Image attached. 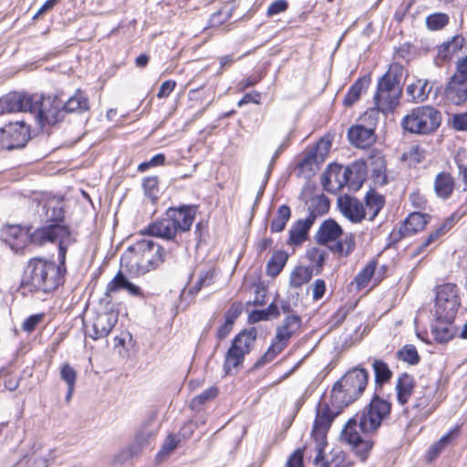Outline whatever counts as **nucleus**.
Masks as SVG:
<instances>
[{
  "mask_svg": "<svg viewBox=\"0 0 467 467\" xmlns=\"http://www.w3.org/2000/svg\"><path fill=\"white\" fill-rule=\"evenodd\" d=\"M279 306L285 314H290L292 311L289 302L281 301L278 305L277 301H275L265 309L253 310L248 316V321H265L270 318H277L279 317Z\"/></svg>",
  "mask_w": 467,
  "mask_h": 467,
  "instance_id": "nucleus-25",
  "label": "nucleus"
},
{
  "mask_svg": "<svg viewBox=\"0 0 467 467\" xmlns=\"http://www.w3.org/2000/svg\"><path fill=\"white\" fill-rule=\"evenodd\" d=\"M34 95H26L22 93H9L0 99V112L11 113L20 111H29L35 105Z\"/></svg>",
  "mask_w": 467,
  "mask_h": 467,
  "instance_id": "nucleus-16",
  "label": "nucleus"
},
{
  "mask_svg": "<svg viewBox=\"0 0 467 467\" xmlns=\"http://www.w3.org/2000/svg\"><path fill=\"white\" fill-rule=\"evenodd\" d=\"M291 216V210L288 205H281L276 213L275 217L272 220L270 224V230L272 233H280L282 232L288 220Z\"/></svg>",
  "mask_w": 467,
  "mask_h": 467,
  "instance_id": "nucleus-47",
  "label": "nucleus"
},
{
  "mask_svg": "<svg viewBox=\"0 0 467 467\" xmlns=\"http://www.w3.org/2000/svg\"><path fill=\"white\" fill-rule=\"evenodd\" d=\"M337 328L342 331L341 342L348 346L361 340L364 335L370 330V326L368 323H338Z\"/></svg>",
  "mask_w": 467,
  "mask_h": 467,
  "instance_id": "nucleus-22",
  "label": "nucleus"
},
{
  "mask_svg": "<svg viewBox=\"0 0 467 467\" xmlns=\"http://www.w3.org/2000/svg\"><path fill=\"white\" fill-rule=\"evenodd\" d=\"M313 223L311 219H299L297 220L289 230L288 244L300 245L308 237V231L310 230Z\"/></svg>",
  "mask_w": 467,
  "mask_h": 467,
  "instance_id": "nucleus-29",
  "label": "nucleus"
},
{
  "mask_svg": "<svg viewBox=\"0 0 467 467\" xmlns=\"http://www.w3.org/2000/svg\"><path fill=\"white\" fill-rule=\"evenodd\" d=\"M459 432V427L452 428L450 431L444 434L438 441L433 443L427 452V459L429 462H432L436 459L446 446L457 436Z\"/></svg>",
  "mask_w": 467,
  "mask_h": 467,
  "instance_id": "nucleus-43",
  "label": "nucleus"
},
{
  "mask_svg": "<svg viewBox=\"0 0 467 467\" xmlns=\"http://www.w3.org/2000/svg\"><path fill=\"white\" fill-rule=\"evenodd\" d=\"M453 223V217H448L445 219V221L439 227H437L429 234V236L423 242V245H430L437 241L441 235L445 234L450 229H451Z\"/></svg>",
  "mask_w": 467,
  "mask_h": 467,
  "instance_id": "nucleus-54",
  "label": "nucleus"
},
{
  "mask_svg": "<svg viewBox=\"0 0 467 467\" xmlns=\"http://www.w3.org/2000/svg\"><path fill=\"white\" fill-rule=\"evenodd\" d=\"M372 368L375 373V380L378 384L386 383L391 379L392 372L384 361L374 360Z\"/></svg>",
  "mask_w": 467,
  "mask_h": 467,
  "instance_id": "nucleus-51",
  "label": "nucleus"
},
{
  "mask_svg": "<svg viewBox=\"0 0 467 467\" xmlns=\"http://www.w3.org/2000/svg\"><path fill=\"white\" fill-rule=\"evenodd\" d=\"M384 203L385 200L382 195L374 190H369L365 196L364 211L366 218L369 221L374 220L383 208Z\"/></svg>",
  "mask_w": 467,
  "mask_h": 467,
  "instance_id": "nucleus-33",
  "label": "nucleus"
},
{
  "mask_svg": "<svg viewBox=\"0 0 467 467\" xmlns=\"http://www.w3.org/2000/svg\"><path fill=\"white\" fill-rule=\"evenodd\" d=\"M342 439L351 445L355 453L361 461L368 459L373 447L371 440H365L357 431V420H349L342 431Z\"/></svg>",
  "mask_w": 467,
  "mask_h": 467,
  "instance_id": "nucleus-15",
  "label": "nucleus"
},
{
  "mask_svg": "<svg viewBox=\"0 0 467 467\" xmlns=\"http://www.w3.org/2000/svg\"><path fill=\"white\" fill-rule=\"evenodd\" d=\"M159 180L157 177H147L143 180L142 187L145 194L154 198L158 192Z\"/></svg>",
  "mask_w": 467,
  "mask_h": 467,
  "instance_id": "nucleus-60",
  "label": "nucleus"
},
{
  "mask_svg": "<svg viewBox=\"0 0 467 467\" xmlns=\"http://www.w3.org/2000/svg\"><path fill=\"white\" fill-rule=\"evenodd\" d=\"M180 442V439L175 435L170 434L164 441L161 451L158 453V457L162 458L170 455Z\"/></svg>",
  "mask_w": 467,
  "mask_h": 467,
  "instance_id": "nucleus-58",
  "label": "nucleus"
},
{
  "mask_svg": "<svg viewBox=\"0 0 467 467\" xmlns=\"http://www.w3.org/2000/svg\"><path fill=\"white\" fill-rule=\"evenodd\" d=\"M243 312V306L241 303L234 302L231 305L229 309L225 313L224 321H234L240 317Z\"/></svg>",
  "mask_w": 467,
  "mask_h": 467,
  "instance_id": "nucleus-63",
  "label": "nucleus"
},
{
  "mask_svg": "<svg viewBox=\"0 0 467 467\" xmlns=\"http://www.w3.org/2000/svg\"><path fill=\"white\" fill-rule=\"evenodd\" d=\"M338 207L341 213L352 223H358L366 218L364 205L355 197L346 195L339 198Z\"/></svg>",
  "mask_w": 467,
  "mask_h": 467,
  "instance_id": "nucleus-21",
  "label": "nucleus"
},
{
  "mask_svg": "<svg viewBox=\"0 0 467 467\" xmlns=\"http://www.w3.org/2000/svg\"><path fill=\"white\" fill-rule=\"evenodd\" d=\"M245 356L244 350H239L236 346L231 344L224 358L223 369L225 373L230 374L233 369L240 368Z\"/></svg>",
  "mask_w": 467,
  "mask_h": 467,
  "instance_id": "nucleus-41",
  "label": "nucleus"
},
{
  "mask_svg": "<svg viewBox=\"0 0 467 467\" xmlns=\"http://www.w3.org/2000/svg\"><path fill=\"white\" fill-rule=\"evenodd\" d=\"M1 239L6 243L12 250L19 252L22 250L28 240L30 234L26 228L21 225H7L1 232Z\"/></svg>",
  "mask_w": 467,
  "mask_h": 467,
  "instance_id": "nucleus-18",
  "label": "nucleus"
},
{
  "mask_svg": "<svg viewBox=\"0 0 467 467\" xmlns=\"http://www.w3.org/2000/svg\"><path fill=\"white\" fill-rule=\"evenodd\" d=\"M62 108L64 113L82 112L88 109V99L83 92L78 90L67 101H63Z\"/></svg>",
  "mask_w": 467,
  "mask_h": 467,
  "instance_id": "nucleus-42",
  "label": "nucleus"
},
{
  "mask_svg": "<svg viewBox=\"0 0 467 467\" xmlns=\"http://www.w3.org/2000/svg\"><path fill=\"white\" fill-rule=\"evenodd\" d=\"M431 90L432 85L427 79H417L407 87V94L415 103L425 101Z\"/></svg>",
  "mask_w": 467,
  "mask_h": 467,
  "instance_id": "nucleus-35",
  "label": "nucleus"
},
{
  "mask_svg": "<svg viewBox=\"0 0 467 467\" xmlns=\"http://www.w3.org/2000/svg\"><path fill=\"white\" fill-rule=\"evenodd\" d=\"M257 337L255 327H250L238 333L232 341L233 346H236L239 350H244L248 355L253 349Z\"/></svg>",
  "mask_w": 467,
  "mask_h": 467,
  "instance_id": "nucleus-34",
  "label": "nucleus"
},
{
  "mask_svg": "<svg viewBox=\"0 0 467 467\" xmlns=\"http://www.w3.org/2000/svg\"><path fill=\"white\" fill-rule=\"evenodd\" d=\"M343 234L341 226L333 219L324 221L316 234V240L320 244L337 240Z\"/></svg>",
  "mask_w": 467,
  "mask_h": 467,
  "instance_id": "nucleus-27",
  "label": "nucleus"
},
{
  "mask_svg": "<svg viewBox=\"0 0 467 467\" xmlns=\"http://www.w3.org/2000/svg\"><path fill=\"white\" fill-rule=\"evenodd\" d=\"M29 140V129L24 121L10 122L0 130V147L14 150L25 147Z\"/></svg>",
  "mask_w": 467,
  "mask_h": 467,
  "instance_id": "nucleus-13",
  "label": "nucleus"
},
{
  "mask_svg": "<svg viewBox=\"0 0 467 467\" xmlns=\"http://www.w3.org/2000/svg\"><path fill=\"white\" fill-rule=\"evenodd\" d=\"M218 394V390L216 388H210L208 389H205L198 396L194 397L191 403L190 407L192 410H197L199 407L206 403L208 400H211L214 399Z\"/></svg>",
  "mask_w": 467,
  "mask_h": 467,
  "instance_id": "nucleus-57",
  "label": "nucleus"
},
{
  "mask_svg": "<svg viewBox=\"0 0 467 467\" xmlns=\"http://www.w3.org/2000/svg\"><path fill=\"white\" fill-rule=\"evenodd\" d=\"M368 381V372L364 368H355L334 383L330 393L347 408L362 396Z\"/></svg>",
  "mask_w": 467,
  "mask_h": 467,
  "instance_id": "nucleus-7",
  "label": "nucleus"
},
{
  "mask_svg": "<svg viewBox=\"0 0 467 467\" xmlns=\"http://www.w3.org/2000/svg\"><path fill=\"white\" fill-rule=\"evenodd\" d=\"M60 378L67 383V386L75 385L77 372L71 366L65 364L60 369Z\"/></svg>",
  "mask_w": 467,
  "mask_h": 467,
  "instance_id": "nucleus-61",
  "label": "nucleus"
},
{
  "mask_svg": "<svg viewBox=\"0 0 467 467\" xmlns=\"http://www.w3.org/2000/svg\"><path fill=\"white\" fill-rule=\"evenodd\" d=\"M391 404L375 395L370 402L351 420H357V428L359 427L363 433H374L389 417Z\"/></svg>",
  "mask_w": 467,
  "mask_h": 467,
  "instance_id": "nucleus-9",
  "label": "nucleus"
},
{
  "mask_svg": "<svg viewBox=\"0 0 467 467\" xmlns=\"http://www.w3.org/2000/svg\"><path fill=\"white\" fill-rule=\"evenodd\" d=\"M415 382L412 376L403 373L401 374L396 383L397 400L400 404L404 405L408 402L412 394Z\"/></svg>",
  "mask_w": 467,
  "mask_h": 467,
  "instance_id": "nucleus-36",
  "label": "nucleus"
},
{
  "mask_svg": "<svg viewBox=\"0 0 467 467\" xmlns=\"http://www.w3.org/2000/svg\"><path fill=\"white\" fill-rule=\"evenodd\" d=\"M288 7V4L285 0H276L273 2L267 8V16H273L285 12Z\"/></svg>",
  "mask_w": 467,
  "mask_h": 467,
  "instance_id": "nucleus-62",
  "label": "nucleus"
},
{
  "mask_svg": "<svg viewBox=\"0 0 467 467\" xmlns=\"http://www.w3.org/2000/svg\"><path fill=\"white\" fill-rule=\"evenodd\" d=\"M445 98L452 104L461 105L467 101V76L456 72L444 89Z\"/></svg>",
  "mask_w": 467,
  "mask_h": 467,
  "instance_id": "nucleus-17",
  "label": "nucleus"
},
{
  "mask_svg": "<svg viewBox=\"0 0 467 467\" xmlns=\"http://www.w3.org/2000/svg\"><path fill=\"white\" fill-rule=\"evenodd\" d=\"M58 248L59 265L44 257H35L28 261L23 283L30 290L49 294L64 283L67 246L60 244Z\"/></svg>",
  "mask_w": 467,
  "mask_h": 467,
  "instance_id": "nucleus-1",
  "label": "nucleus"
},
{
  "mask_svg": "<svg viewBox=\"0 0 467 467\" xmlns=\"http://www.w3.org/2000/svg\"><path fill=\"white\" fill-rule=\"evenodd\" d=\"M346 172L341 165H329L322 174L321 182L327 192L336 193L346 185Z\"/></svg>",
  "mask_w": 467,
  "mask_h": 467,
  "instance_id": "nucleus-20",
  "label": "nucleus"
},
{
  "mask_svg": "<svg viewBox=\"0 0 467 467\" xmlns=\"http://www.w3.org/2000/svg\"><path fill=\"white\" fill-rule=\"evenodd\" d=\"M430 216L420 213H411L406 218L404 224L400 229L403 236H410L424 229L429 223Z\"/></svg>",
  "mask_w": 467,
  "mask_h": 467,
  "instance_id": "nucleus-31",
  "label": "nucleus"
},
{
  "mask_svg": "<svg viewBox=\"0 0 467 467\" xmlns=\"http://www.w3.org/2000/svg\"><path fill=\"white\" fill-rule=\"evenodd\" d=\"M312 270L306 266L296 267L290 275V285L293 287H300L306 284L312 277Z\"/></svg>",
  "mask_w": 467,
  "mask_h": 467,
  "instance_id": "nucleus-48",
  "label": "nucleus"
},
{
  "mask_svg": "<svg viewBox=\"0 0 467 467\" xmlns=\"http://www.w3.org/2000/svg\"><path fill=\"white\" fill-rule=\"evenodd\" d=\"M354 248L355 241L351 235L346 236L344 240L337 241L330 247L332 252L337 253L340 256H348L353 252Z\"/></svg>",
  "mask_w": 467,
  "mask_h": 467,
  "instance_id": "nucleus-55",
  "label": "nucleus"
},
{
  "mask_svg": "<svg viewBox=\"0 0 467 467\" xmlns=\"http://www.w3.org/2000/svg\"><path fill=\"white\" fill-rule=\"evenodd\" d=\"M397 357L400 360L408 363L409 365H417L420 360V355L415 348L411 344L405 345L397 352Z\"/></svg>",
  "mask_w": 467,
  "mask_h": 467,
  "instance_id": "nucleus-50",
  "label": "nucleus"
},
{
  "mask_svg": "<svg viewBox=\"0 0 467 467\" xmlns=\"http://www.w3.org/2000/svg\"><path fill=\"white\" fill-rule=\"evenodd\" d=\"M303 456H304L303 450L297 449L289 457V459L286 462V467H304Z\"/></svg>",
  "mask_w": 467,
  "mask_h": 467,
  "instance_id": "nucleus-64",
  "label": "nucleus"
},
{
  "mask_svg": "<svg viewBox=\"0 0 467 467\" xmlns=\"http://www.w3.org/2000/svg\"><path fill=\"white\" fill-rule=\"evenodd\" d=\"M331 148V142L328 140L321 139L316 148L306 153L302 161L300 162V166L304 167L306 165L311 164L312 162H317L319 161H324L325 156L327 155Z\"/></svg>",
  "mask_w": 467,
  "mask_h": 467,
  "instance_id": "nucleus-39",
  "label": "nucleus"
},
{
  "mask_svg": "<svg viewBox=\"0 0 467 467\" xmlns=\"http://www.w3.org/2000/svg\"><path fill=\"white\" fill-rule=\"evenodd\" d=\"M376 269V262L371 261L358 272L355 277V282L358 289L364 288L368 285Z\"/></svg>",
  "mask_w": 467,
  "mask_h": 467,
  "instance_id": "nucleus-52",
  "label": "nucleus"
},
{
  "mask_svg": "<svg viewBox=\"0 0 467 467\" xmlns=\"http://www.w3.org/2000/svg\"><path fill=\"white\" fill-rule=\"evenodd\" d=\"M461 306L460 288L452 283L435 287L434 316L436 321H454Z\"/></svg>",
  "mask_w": 467,
  "mask_h": 467,
  "instance_id": "nucleus-10",
  "label": "nucleus"
},
{
  "mask_svg": "<svg viewBox=\"0 0 467 467\" xmlns=\"http://www.w3.org/2000/svg\"><path fill=\"white\" fill-rule=\"evenodd\" d=\"M454 186V179L449 172H439L434 179L433 189L435 194L441 199H449L453 192Z\"/></svg>",
  "mask_w": 467,
  "mask_h": 467,
  "instance_id": "nucleus-28",
  "label": "nucleus"
},
{
  "mask_svg": "<svg viewBox=\"0 0 467 467\" xmlns=\"http://www.w3.org/2000/svg\"><path fill=\"white\" fill-rule=\"evenodd\" d=\"M430 329L433 339L441 343L449 341L456 333L453 323H431Z\"/></svg>",
  "mask_w": 467,
  "mask_h": 467,
  "instance_id": "nucleus-40",
  "label": "nucleus"
},
{
  "mask_svg": "<svg viewBox=\"0 0 467 467\" xmlns=\"http://www.w3.org/2000/svg\"><path fill=\"white\" fill-rule=\"evenodd\" d=\"M195 218V209L192 206L169 208L165 217L148 225L142 234L173 240L180 233L188 232Z\"/></svg>",
  "mask_w": 467,
  "mask_h": 467,
  "instance_id": "nucleus-4",
  "label": "nucleus"
},
{
  "mask_svg": "<svg viewBox=\"0 0 467 467\" xmlns=\"http://www.w3.org/2000/svg\"><path fill=\"white\" fill-rule=\"evenodd\" d=\"M435 391L432 388H426L422 394L418 396L413 403L411 410L413 417L419 420H425L437 408L434 401Z\"/></svg>",
  "mask_w": 467,
  "mask_h": 467,
  "instance_id": "nucleus-19",
  "label": "nucleus"
},
{
  "mask_svg": "<svg viewBox=\"0 0 467 467\" xmlns=\"http://www.w3.org/2000/svg\"><path fill=\"white\" fill-rule=\"evenodd\" d=\"M367 169L371 172V177L376 185L383 186L387 184L386 161L383 155L379 152L369 155Z\"/></svg>",
  "mask_w": 467,
  "mask_h": 467,
  "instance_id": "nucleus-26",
  "label": "nucleus"
},
{
  "mask_svg": "<svg viewBox=\"0 0 467 467\" xmlns=\"http://www.w3.org/2000/svg\"><path fill=\"white\" fill-rule=\"evenodd\" d=\"M348 138L352 145L361 149L370 147L376 140L374 130L362 125L350 127L348 131Z\"/></svg>",
  "mask_w": 467,
  "mask_h": 467,
  "instance_id": "nucleus-24",
  "label": "nucleus"
},
{
  "mask_svg": "<svg viewBox=\"0 0 467 467\" xmlns=\"http://www.w3.org/2000/svg\"><path fill=\"white\" fill-rule=\"evenodd\" d=\"M308 215L306 219H311L314 223L318 216L324 215L329 210V200L324 194L315 195L306 202Z\"/></svg>",
  "mask_w": 467,
  "mask_h": 467,
  "instance_id": "nucleus-32",
  "label": "nucleus"
},
{
  "mask_svg": "<svg viewBox=\"0 0 467 467\" xmlns=\"http://www.w3.org/2000/svg\"><path fill=\"white\" fill-rule=\"evenodd\" d=\"M465 45V38L461 35H456L451 40L443 42L438 48V57L441 60L451 59L453 55L458 53Z\"/></svg>",
  "mask_w": 467,
  "mask_h": 467,
  "instance_id": "nucleus-37",
  "label": "nucleus"
},
{
  "mask_svg": "<svg viewBox=\"0 0 467 467\" xmlns=\"http://www.w3.org/2000/svg\"><path fill=\"white\" fill-rule=\"evenodd\" d=\"M369 82L370 79L367 77L360 78L355 81V83L349 88L348 93L345 96L343 101L344 105L350 107L355 102H357L359 99L362 92L368 88Z\"/></svg>",
  "mask_w": 467,
  "mask_h": 467,
  "instance_id": "nucleus-44",
  "label": "nucleus"
},
{
  "mask_svg": "<svg viewBox=\"0 0 467 467\" xmlns=\"http://www.w3.org/2000/svg\"><path fill=\"white\" fill-rule=\"evenodd\" d=\"M293 334L294 330L292 329L291 323H285L282 326H278L271 345L265 353L256 361L255 367H262L274 360V358L287 347Z\"/></svg>",
  "mask_w": 467,
  "mask_h": 467,
  "instance_id": "nucleus-14",
  "label": "nucleus"
},
{
  "mask_svg": "<svg viewBox=\"0 0 467 467\" xmlns=\"http://www.w3.org/2000/svg\"><path fill=\"white\" fill-rule=\"evenodd\" d=\"M323 452L324 450L322 451V453ZM317 465H320L321 467H349L351 462L347 460L344 451H335L332 452V458L329 461H324V455L322 454V458Z\"/></svg>",
  "mask_w": 467,
  "mask_h": 467,
  "instance_id": "nucleus-49",
  "label": "nucleus"
},
{
  "mask_svg": "<svg viewBox=\"0 0 467 467\" xmlns=\"http://www.w3.org/2000/svg\"><path fill=\"white\" fill-rule=\"evenodd\" d=\"M42 210L46 215V225L36 229L30 234V242L36 245L59 242V245H65V243L69 239L70 231L63 223L64 210L62 199L57 197L47 199Z\"/></svg>",
  "mask_w": 467,
  "mask_h": 467,
  "instance_id": "nucleus-3",
  "label": "nucleus"
},
{
  "mask_svg": "<svg viewBox=\"0 0 467 467\" xmlns=\"http://www.w3.org/2000/svg\"><path fill=\"white\" fill-rule=\"evenodd\" d=\"M129 280L119 271L107 285V294L125 289Z\"/></svg>",
  "mask_w": 467,
  "mask_h": 467,
  "instance_id": "nucleus-59",
  "label": "nucleus"
},
{
  "mask_svg": "<svg viewBox=\"0 0 467 467\" xmlns=\"http://www.w3.org/2000/svg\"><path fill=\"white\" fill-rule=\"evenodd\" d=\"M402 67L394 63L389 70L379 78L377 91L374 95V104L378 111L384 114L393 111L399 105L401 95L400 85Z\"/></svg>",
  "mask_w": 467,
  "mask_h": 467,
  "instance_id": "nucleus-6",
  "label": "nucleus"
},
{
  "mask_svg": "<svg viewBox=\"0 0 467 467\" xmlns=\"http://www.w3.org/2000/svg\"><path fill=\"white\" fill-rule=\"evenodd\" d=\"M165 259V251L150 239H142L130 246L122 254L121 267L135 275H144L159 267Z\"/></svg>",
  "mask_w": 467,
  "mask_h": 467,
  "instance_id": "nucleus-2",
  "label": "nucleus"
},
{
  "mask_svg": "<svg viewBox=\"0 0 467 467\" xmlns=\"http://www.w3.org/2000/svg\"><path fill=\"white\" fill-rule=\"evenodd\" d=\"M288 258L285 251H276L273 254L266 265V274L269 276H276L284 268Z\"/></svg>",
  "mask_w": 467,
  "mask_h": 467,
  "instance_id": "nucleus-46",
  "label": "nucleus"
},
{
  "mask_svg": "<svg viewBox=\"0 0 467 467\" xmlns=\"http://www.w3.org/2000/svg\"><path fill=\"white\" fill-rule=\"evenodd\" d=\"M156 437V431L149 424L141 426L135 433L132 441L127 448L122 449L114 456V462L123 463L138 456L142 451L150 447Z\"/></svg>",
  "mask_w": 467,
  "mask_h": 467,
  "instance_id": "nucleus-12",
  "label": "nucleus"
},
{
  "mask_svg": "<svg viewBox=\"0 0 467 467\" xmlns=\"http://www.w3.org/2000/svg\"><path fill=\"white\" fill-rule=\"evenodd\" d=\"M346 172V185L349 191L359 190L366 180L367 166L365 162L356 161L348 167H344Z\"/></svg>",
  "mask_w": 467,
  "mask_h": 467,
  "instance_id": "nucleus-23",
  "label": "nucleus"
},
{
  "mask_svg": "<svg viewBox=\"0 0 467 467\" xmlns=\"http://www.w3.org/2000/svg\"><path fill=\"white\" fill-rule=\"evenodd\" d=\"M112 327L111 323H83L85 336L94 340L107 337Z\"/></svg>",
  "mask_w": 467,
  "mask_h": 467,
  "instance_id": "nucleus-45",
  "label": "nucleus"
},
{
  "mask_svg": "<svg viewBox=\"0 0 467 467\" xmlns=\"http://www.w3.org/2000/svg\"><path fill=\"white\" fill-rule=\"evenodd\" d=\"M306 256L308 260L316 266V274H319L324 266L327 252L317 247H312L307 250Z\"/></svg>",
  "mask_w": 467,
  "mask_h": 467,
  "instance_id": "nucleus-56",
  "label": "nucleus"
},
{
  "mask_svg": "<svg viewBox=\"0 0 467 467\" xmlns=\"http://www.w3.org/2000/svg\"><path fill=\"white\" fill-rule=\"evenodd\" d=\"M449 16L444 13H434L427 16L426 25L430 30L437 31L445 27L449 23Z\"/></svg>",
  "mask_w": 467,
  "mask_h": 467,
  "instance_id": "nucleus-53",
  "label": "nucleus"
},
{
  "mask_svg": "<svg viewBox=\"0 0 467 467\" xmlns=\"http://www.w3.org/2000/svg\"><path fill=\"white\" fill-rule=\"evenodd\" d=\"M35 105L31 109L42 129L55 125L64 118L63 100L57 96L43 97L34 95Z\"/></svg>",
  "mask_w": 467,
  "mask_h": 467,
  "instance_id": "nucleus-11",
  "label": "nucleus"
},
{
  "mask_svg": "<svg viewBox=\"0 0 467 467\" xmlns=\"http://www.w3.org/2000/svg\"><path fill=\"white\" fill-rule=\"evenodd\" d=\"M441 114L431 106H420L413 109L402 119L403 129L413 134L428 135L441 125Z\"/></svg>",
  "mask_w": 467,
  "mask_h": 467,
  "instance_id": "nucleus-8",
  "label": "nucleus"
},
{
  "mask_svg": "<svg viewBox=\"0 0 467 467\" xmlns=\"http://www.w3.org/2000/svg\"><path fill=\"white\" fill-rule=\"evenodd\" d=\"M331 148V142L328 140L321 139L316 148L306 153L302 161L300 162V166L304 167L306 165L311 164L312 162H317L319 161H324L325 156L327 155Z\"/></svg>",
  "mask_w": 467,
  "mask_h": 467,
  "instance_id": "nucleus-38",
  "label": "nucleus"
},
{
  "mask_svg": "<svg viewBox=\"0 0 467 467\" xmlns=\"http://www.w3.org/2000/svg\"><path fill=\"white\" fill-rule=\"evenodd\" d=\"M346 407L340 403L336 397L330 393L329 401L322 400L317 407L316 419L314 421L311 436L315 441V451L317 455L314 463L317 464L322 458V451L327 446V432L333 420Z\"/></svg>",
  "mask_w": 467,
  "mask_h": 467,
  "instance_id": "nucleus-5",
  "label": "nucleus"
},
{
  "mask_svg": "<svg viewBox=\"0 0 467 467\" xmlns=\"http://www.w3.org/2000/svg\"><path fill=\"white\" fill-rule=\"evenodd\" d=\"M217 276V270L214 266H205L197 271V279L189 288L192 295L197 294L201 289L209 287L214 284Z\"/></svg>",
  "mask_w": 467,
  "mask_h": 467,
  "instance_id": "nucleus-30",
  "label": "nucleus"
}]
</instances>
